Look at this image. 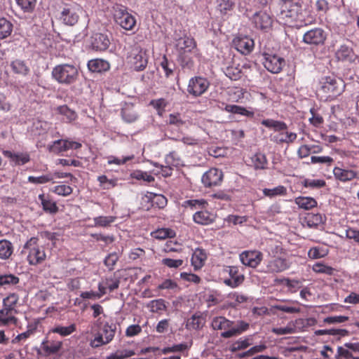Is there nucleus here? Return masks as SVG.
<instances>
[{
  "label": "nucleus",
  "instance_id": "obj_1",
  "mask_svg": "<svg viewBox=\"0 0 359 359\" xmlns=\"http://www.w3.org/2000/svg\"><path fill=\"white\" fill-rule=\"evenodd\" d=\"M51 75L53 79L60 84L72 85L79 79V67L73 64H60L53 68Z\"/></svg>",
  "mask_w": 359,
  "mask_h": 359
},
{
  "label": "nucleus",
  "instance_id": "obj_2",
  "mask_svg": "<svg viewBox=\"0 0 359 359\" xmlns=\"http://www.w3.org/2000/svg\"><path fill=\"white\" fill-rule=\"evenodd\" d=\"M279 20L290 27H299L306 24L303 9L299 4H292L283 9L278 15Z\"/></svg>",
  "mask_w": 359,
  "mask_h": 359
},
{
  "label": "nucleus",
  "instance_id": "obj_3",
  "mask_svg": "<svg viewBox=\"0 0 359 359\" xmlns=\"http://www.w3.org/2000/svg\"><path fill=\"white\" fill-rule=\"evenodd\" d=\"M97 323L100 325V329L89 343L90 346L93 348L109 344L114 338L116 331V326L114 324L106 322L102 325L100 318L97 319Z\"/></svg>",
  "mask_w": 359,
  "mask_h": 359
},
{
  "label": "nucleus",
  "instance_id": "obj_4",
  "mask_svg": "<svg viewBox=\"0 0 359 359\" xmlns=\"http://www.w3.org/2000/svg\"><path fill=\"white\" fill-rule=\"evenodd\" d=\"M27 259L30 265H36L42 263L46 258L44 248L38 244L36 238H31L24 246Z\"/></svg>",
  "mask_w": 359,
  "mask_h": 359
},
{
  "label": "nucleus",
  "instance_id": "obj_5",
  "mask_svg": "<svg viewBox=\"0 0 359 359\" xmlns=\"http://www.w3.org/2000/svg\"><path fill=\"white\" fill-rule=\"evenodd\" d=\"M344 81L334 76L322 78L319 91L324 93L326 98H332L340 95L344 89Z\"/></svg>",
  "mask_w": 359,
  "mask_h": 359
},
{
  "label": "nucleus",
  "instance_id": "obj_6",
  "mask_svg": "<svg viewBox=\"0 0 359 359\" xmlns=\"http://www.w3.org/2000/svg\"><path fill=\"white\" fill-rule=\"evenodd\" d=\"M113 16L115 22L125 30L131 31L136 25L135 18L122 5L113 7Z\"/></svg>",
  "mask_w": 359,
  "mask_h": 359
},
{
  "label": "nucleus",
  "instance_id": "obj_7",
  "mask_svg": "<svg viewBox=\"0 0 359 359\" xmlns=\"http://www.w3.org/2000/svg\"><path fill=\"white\" fill-rule=\"evenodd\" d=\"M273 256L271 259V271L280 272L288 269L290 265L288 252L281 245H276L273 250Z\"/></svg>",
  "mask_w": 359,
  "mask_h": 359
},
{
  "label": "nucleus",
  "instance_id": "obj_8",
  "mask_svg": "<svg viewBox=\"0 0 359 359\" xmlns=\"http://www.w3.org/2000/svg\"><path fill=\"white\" fill-rule=\"evenodd\" d=\"M271 128H273L274 133L273 139L278 143H290L297 138L296 133L288 132L284 122L271 120Z\"/></svg>",
  "mask_w": 359,
  "mask_h": 359
},
{
  "label": "nucleus",
  "instance_id": "obj_9",
  "mask_svg": "<svg viewBox=\"0 0 359 359\" xmlns=\"http://www.w3.org/2000/svg\"><path fill=\"white\" fill-rule=\"evenodd\" d=\"M327 39V33L320 27H316L306 32L302 38V41L310 46L323 45Z\"/></svg>",
  "mask_w": 359,
  "mask_h": 359
},
{
  "label": "nucleus",
  "instance_id": "obj_10",
  "mask_svg": "<svg viewBox=\"0 0 359 359\" xmlns=\"http://www.w3.org/2000/svg\"><path fill=\"white\" fill-rule=\"evenodd\" d=\"M130 62L135 71L144 70L148 63V55L146 51L140 47L133 48L130 56Z\"/></svg>",
  "mask_w": 359,
  "mask_h": 359
},
{
  "label": "nucleus",
  "instance_id": "obj_11",
  "mask_svg": "<svg viewBox=\"0 0 359 359\" xmlns=\"http://www.w3.org/2000/svg\"><path fill=\"white\" fill-rule=\"evenodd\" d=\"M210 86L209 81L203 77L196 76L189 80L187 91L194 96L203 94Z\"/></svg>",
  "mask_w": 359,
  "mask_h": 359
},
{
  "label": "nucleus",
  "instance_id": "obj_12",
  "mask_svg": "<svg viewBox=\"0 0 359 359\" xmlns=\"http://www.w3.org/2000/svg\"><path fill=\"white\" fill-rule=\"evenodd\" d=\"M232 44L238 52L243 55L251 53L255 46L253 39L245 35L236 36L232 41Z\"/></svg>",
  "mask_w": 359,
  "mask_h": 359
},
{
  "label": "nucleus",
  "instance_id": "obj_13",
  "mask_svg": "<svg viewBox=\"0 0 359 359\" xmlns=\"http://www.w3.org/2000/svg\"><path fill=\"white\" fill-rule=\"evenodd\" d=\"M81 13L82 8L77 4H73L63 9L61 19L66 25H74L78 22Z\"/></svg>",
  "mask_w": 359,
  "mask_h": 359
},
{
  "label": "nucleus",
  "instance_id": "obj_14",
  "mask_svg": "<svg viewBox=\"0 0 359 359\" xmlns=\"http://www.w3.org/2000/svg\"><path fill=\"white\" fill-rule=\"evenodd\" d=\"M223 173L217 168H210L202 176V183L205 187L218 186L222 181Z\"/></svg>",
  "mask_w": 359,
  "mask_h": 359
},
{
  "label": "nucleus",
  "instance_id": "obj_15",
  "mask_svg": "<svg viewBox=\"0 0 359 359\" xmlns=\"http://www.w3.org/2000/svg\"><path fill=\"white\" fill-rule=\"evenodd\" d=\"M239 257L243 264L250 267H256L262 260V254L257 250H246L243 252Z\"/></svg>",
  "mask_w": 359,
  "mask_h": 359
},
{
  "label": "nucleus",
  "instance_id": "obj_16",
  "mask_svg": "<svg viewBox=\"0 0 359 359\" xmlns=\"http://www.w3.org/2000/svg\"><path fill=\"white\" fill-rule=\"evenodd\" d=\"M228 273L230 278L224 280V283L226 285L231 288H235L241 285L244 281V276L239 273V269L237 266H229Z\"/></svg>",
  "mask_w": 359,
  "mask_h": 359
},
{
  "label": "nucleus",
  "instance_id": "obj_17",
  "mask_svg": "<svg viewBox=\"0 0 359 359\" xmlns=\"http://www.w3.org/2000/svg\"><path fill=\"white\" fill-rule=\"evenodd\" d=\"M335 57L337 60L348 62H355V60H359L353 49L346 44H341L337 48L335 52Z\"/></svg>",
  "mask_w": 359,
  "mask_h": 359
},
{
  "label": "nucleus",
  "instance_id": "obj_18",
  "mask_svg": "<svg viewBox=\"0 0 359 359\" xmlns=\"http://www.w3.org/2000/svg\"><path fill=\"white\" fill-rule=\"evenodd\" d=\"M111 42L107 34L95 33L91 36L90 44L93 50L98 51L106 50Z\"/></svg>",
  "mask_w": 359,
  "mask_h": 359
},
{
  "label": "nucleus",
  "instance_id": "obj_19",
  "mask_svg": "<svg viewBox=\"0 0 359 359\" xmlns=\"http://www.w3.org/2000/svg\"><path fill=\"white\" fill-rule=\"evenodd\" d=\"M196 43L193 38L184 36L176 39L175 48L180 56L187 53H190L195 48Z\"/></svg>",
  "mask_w": 359,
  "mask_h": 359
},
{
  "label": "nucleus",
  "instance_id": "obj_20",
  "mask_svg": "<svg viewBox=\"0 0 359 359\" xmlns=\"http://www.w3.org/2000/svg\"><path fill=\"white\" fill-rule=\"evenodd\" d=\"M333 175L336 180L342 182H346L355 178H359V173L353 170L344 169L335 167L333 169Z\"/></svg>",
  "mask_w": 359,
  "mask_h": 359
},
{
  "label": "nucleus",
  "instance_id": "obj_21",
  "mask_svg": "<svg viewBox=\"0 0 359 359\" xmlns=\"http://www.w3.org/2000/svg\"><path fill=\"white\" fill-rule=\"evenodd\" d=\"M62 341L59 340L44 339L41 345V349L46 355L58 353L62 348Z\"/></svg>",
  "mask_w": 359,
  "mask_h": 359
},
{
  "label": "nucleus",
  "instance_id": "obj_22",
  "mask_svg": "<svg viewBox=\"0 0 359 359\" xmlns=\"http://www.w3.org/2000/svg\"><path fill=\"white\" fill-rule=\"evenodd\" d=\"M119 280L114 276L105 278L98 284L100 294L97 295V297H101L102 295L105 294L107 289L110 292L117 289L119 286Z\"/></svg>",
  "mask_w": 359,
  "mask_h": 359
},
{
  "label": "nucleus",
  "instance_id": "obj_23",
  "mask_svg": "<svg viewBox=\"0 0 359 359\" xmlns=\"http://www.w3.org/2000/svg\"><path fill=\"white\" fill-rule=\"evenodd\" d=\"M58 144H62L63 148L62 149H77L81 147V144L75 142V141H70L68 140H58L55 142H53V144L49 146V151L53 153H60L61 152L60 149L56 148L57 145Z\"/></svg>",
  "mask_w": 359,
  "mask_h": 359
},
{
  "label": "nucleus",
  "instance_id": "obj_24",
  "mask_svg": "<svg viewBox=\"0 0 359 359\" xmlns=\"http://www.w3.org/2000/svg\"><path fill=\"white\" fill-rule=\"evenodd\" d=\"M3 153L15 165H24L30 160L29 155L27 153H13L8 150L4 151Z\"/></svg>",
  "mask_w": 359,
  "mask_h": 359
},
{
  "label": "nucleus",
  "instance_id": "obj_25",
  "mask_svg": "<svg viewBox=\"0 0 359 359\" xmlns=\"http://www.w3.org/2000/svg\"><path fill=\"white\" fill-rule=\"evenodd\" d=\"M15 316L16 315L11 311L2 307L1 309H0V327L16 325L18 318Z\"/></svg>",
  "mask_w": 359,
  "mask_h": 359
},
{
  "label": "nucleus",
  "instance_id": "obj_26",
  "mask_svg": "<svg viewBox=\"0 0 359 359\" xmlns=\"http://www.w3.org/2000/svg\"><path fill=\"white\" fill-rule=\"evenodd\" d=\"M233 325V322L226 319L223 316H217L213 318L211 326L215 330H224V332L227 330H231L232 329V325Z\"/></svg>",
  "mask_w": 359,
  "mask_h": 359
},
{
  "label": "nucleus",
  "instance_id": "obj_27",
  "mask_svg": "<svg viewBox=\"0 0 359 359\" xmlns=\"http://www.w3.org/2000/svg\"><path fill=\"white\" fill-rule=\"evenodd\" d=\"M206 259L205 252L201 248H196L192 254L191 265L195 270H198L204 265Z\"/></svg>",
  "mask_w": 359,
  "mask_h": 359
},
{
  "label": "nucleus",
  "instance_id": "obj_28",
  "mask_svg": "<svg viewBox=\"0 0 359 359\" xmlns=\"http://www.w3.org/2000/svg\"><path fill=\"white\" fill-rule=\"evenodd\" d=\"M194 221L201 225H208L215 220V215L207 210H198L193 215Z\"/></svg>",
  "mask_w": 359,
  "mask_h": 359
},
{
  "label": "nucleus",
  "instance_id": "obj_29",
  "mask_svg": "<svg viewBox=\"0 0 359 359\" xmlns=\"http://www.w3.org/2000/svg\"><path fill=\"white\" fill-rule=\"evenodd\" d=\"M88 68L93 72H102L109 70L110 65L107 60L97 58L88 61Z\"/></svg>",
  "mask_w": 359,
  "mask_h": 359
},
{
  "label": "nucleus",
  "instance_id": "obj_30",
  "mask_svg": "<svg viewBox=\"0 0 359 359\" xmlns=\"http://www.w3.org/2000/svg\"><path fill=\"white\" fill-rule=\"evenodd\" d=\"M253 21L256 27L267 32L269 27V15L266 12L260 11L253 17Z\"/></svg>",
  "mask_w": 359,
  "mask_h": 359
},
{
  "label": "nucleus",
  "instance_id": "obj_31",
  "mask_svg": "<svg viewBox=\"0 0 359 359\" xmlns=\"http://www.w3.org/2000/svg\"><path fill=\"white\" fill-rule=\"evenodd\" d=\"M121 115L123 119L128 123H133L138 118V113L135 110L134 105L130 103H126L122 109Z\"/></svg>",
  "mask_w": 359,
  "mask_h": 359
},
{
  "label": "nucleus",
  "instance_id": "obj_32",
  "mask_svg": "<svg viewBox=\"0 0 359 359\" xmlns=\"http://www.w3.org/2000/svg\"><path fill=\"white\" fill-rule=\"evenodd\" d=\"M39 199L42 205L43 210L50 214H55L58 211L56 203L43 194L39 195Z\"/></svg>",
  "mask_w": 359,
  "mask_h": 359
},
{
  "label": "nucleus",
  "instance_id": "obj_33",
  "mask_svg": "<svg viewBox=\"0 0 359 359\" xmlns=\"http://www.w3.org/2000/svg\"><path fill=\"white\" fill-rule=\"evenodd\" d=\"M249 327V324L244 321H239L236 325H232L231 330L222 332L221 336L224 338H230L237 336L245 331Z\"/></svg>",
  "mask_w": 359,
  "mask_h": 359
},
{
  "label": "nucleus",
  "instance_id": "obj_34",
  "mask_svg": "<svg viewBox=\"0 0 359 359\" xmlns=\"http://www.w3.org/2000/svg\"><path fill=\"white\" fill-rule=\"evenodd\" d=\"M18 300V294L11 293L3 299L2 307L16 315L18 313L17 304Z\"/></svg>",
  "mask_w": 359,
  "mask_h": 359
},
{
  "label": "nucleus",
  "instance_id": "obj_35",
  "mask_svg": "<svg viewBox=\"0 0 359 359\" xmlns=\"http://www.w3.org/2000/svg\"><path fill=\"white\" fill-rule=\"evenodd\" d=\"M192 346V341L175 344L172 346L165 347L162 349L163 354L170 353H184L187 351Z\"/></svg>",
  "mask_w": 359,
  "mask_h": 359
},
{
  "label": "nucleus",
  "instance_id": "obj_36",
  "mask_svg": "<svg viewBox=\"0 0 359 359\" xmlns=\"http://www.w3.org/2000/svg\"><path fill=\"white\" fill-rule=\"evenodd\" d=\"M205 324V319L200 313L194 314L187 322V328L189 330H200Z\"/></svg>",
  "mask_w": 359,
  "mask_h": 359
},
{
  "label": "nucleus",
  "instance_id": "obj_37",
  "mask_svg": "<svg viewBox=\"0 0 359 359\" xmlns=\"http://www.w3.org/2000/svg\"><path fill=\"white\" fill-rule=\"evenodd\" d=\"M76 330V326L74 323H72L68 326L55 325L50 329V332L58 334L60 336L65 337L71 335Z\"/></svg>",
  "mask_w": 359,
  "mask_h": 359
},
{
  "label": "nucleus",
  "instance_id": "obj_38",
  "mask_svg": "<svg viewBox=\"0 0 359 359\" xmlns=\"http://www.w3.org/2000/svg\"><path fill=\"white\" fill-rule=\"evenodd\" d=\"M280 311L287 313H299L300 309L295 306H292L285 303H271V313H276V311Z\"/></svg>",
  "mask_w": 359,
  "mask_h": 359
},
{
  "label": "nucleus",
  "instance_id": "obj_39",
  "mask_svg": "<svg viewBox=\"0 0 359 359\" xmlns=\"http://www.w3.org/2000/svg\"><path fill=\"white\" fill-rule=\"evenodd\" d=\"M295 203L299 208L310 210L317 205L315 198L309 196H299L294 200Z\"/></svg>",
  "mask_w": 359,
  "mask_h": 359
},
{
  "label": "nucleus",
  "instance_id": "obj_40",
  "mask_svg": "<svg viewBox=\"0 0 359 359\" xmlns=\"http://www.w3.org/2000/svg\"><path fill=\"white\" fill-rule=\"evenodd\" d=\"M57 112L62 116V119L66 122H71L74 121L76 117V113L69 108L67 105L59 106L56 108Z\"/></svg>",
  "mask_w": 359,
  "mask_h": 359
},
{
  "label": "nucleus",
  "instance_id": "obj_41",
  "mask_svg": "<svg viewBox=\"0 0 359 359\" xmlns=\"http://www.w3.org/2000/svg\"><path fill=\"white\" fill-rule=\"evenodd\" d=\"M145 197L151 201L152 206L158 208H163L167 205V198L161 194L149 193Z\"/></svg>",
  "mask_w": 359,
  "mask_h": 359
},
{
  "label": "nucleus",
  "instance_id": "obj_42",
  "mask_svg": "<svg viewBox=\"0 0 359 359\" xmlns=\"http://www.w3.org/2000/svg\"><path fill=\"white\" fill-rule=\"evenodd\" d=\"M13 252V244L7 240L0 241V259H8Z\"/></svg>",
  "mask_w": 359,
  "mask_h": 359
},
{
  "label": "nucleus",
  "instance_id": "obj_43",
  "mask_svg": "<svg viewBox=\"0 0 359 359\" xmlns=\"http://www.w3.org/2000/svg\"><path fill=\"white\" fill-rule=\"evenodd\" d=\"M13 25L7 19L0 18V39H4L8 37L13 32Z\"/></svg>",
  "mask_w": 359,
  "mask_h": 359
},
{
  "label": "nucleus",
  "instance_id": "obj_44",
  "mask_svg": "<svg viewBox=\"0 0 359 359\" xmlns=\"http://www.w3.org/2000/svg\"><path fill=\"white\" fill-rule=\"evenodd\" d=\"M116 217L114 216H98L93 218L94 227H108L115 222Z\"/></svg>",
  "mask_w": 359,
  "mask_h": 359
},
{
  "label": "nucleus",
  "instance_id": "obj_45",
  "mask_svg": "<svg viewBox=\"0 0 359 359\" xmlns=\"http://www.w3.org/2000/svg\"><path fill=\"white\" fill-rule=\"evenodd\" d=\"M328 254L327 248L316 246L309 249L308 251V257L311 259H318L323 258Z\"/></svg>",
  "mask_w": 359,
  "mask_h": 359
},
{
  "label": "nucleus",
  "instance_id": "obj_46",
  "mask_svg": "<svg viewBox=\"0 0 359 359\" xmlns=\"http://www.w3.org/2000/svg\"><path fill=\"white\" fill-rule=\"evenodd\" d=\"M285 65V61L283 57L277 55L271 56V73H279Z\"/></svg>",
  "mask_w": 359,
  "mask_h": 359
},
{
  "label": "nucleus",
  "instance_id": "obj_47",
  "mask_svg": "<svg viewBox=\"0 0 359 359\" xmlns=\"http://www.w3.org/2000/svg\"><path fill=\"white\" fill-rule=\"evenodd\" d=\"M147 307L152 313H161L166 309L165 302L163 299H158L150 301Z\"/></svg>",
  "mask_w": 359,
  "mask_h": 359
},
{
  "label": "nucleus",
  "instance_id": "obj_48",
  "mask_svg": "<svg viewBox=\"0 0 359 359\" xmlns=\"http://www.w3.org/2000/svg\"><path fill=\"white\" fill-rule=\"evenodd\" d=\"M19 283V278L11 273L0 275V287L15 285Z\"/></svg>",
  "mask_w": 359,
  "mask_h": 359
},
{
  "label": "nucleus",
  "instance_id": "obj_49",
  "mask_svg": "<svg viewBox=\"0 0 359 359\" xmlns=\"http://www.w3.org/2000/svg\"><path fill=\"white\" fill-rule=\"evenodd\" d=\"M225 110L227 112L242 114L247 116H252L254 114L252 111H250L241 106L234 104L226 105L225 107Z\"/></svg>",
  "mask_w": 359,
  "mask_h": 359
},
{
  "label": "nucleus",
  "instance_id": "obj_50",
  "mask_svg": "<svg viewBox=\"0 0 359 359\" xmlns=\"http://www.w3.org/2000/svg\"><path fill=\"white\" fill-rule=\"evenodd\" d=\"M20 8L26 13L32 12L36 5V0H15Z\"/></svg>",
  "mask_w": 359,
  "mask_h": 359
},
{
  "label": "nucleus",
  "instance_id": "obj_51",
  "mask_svg": "<svg viewBox=\"0 0 359 359\" xmlns=\"http://www.w3.org/2000/svg\"><path fill=\"white\" fill-rule=\"evenodd\" d=\"M305 222L309 227H316L323 223V217L320 214H309L305 218Z\"/></svg>",
  "mask_w": 359,
  "mask_h": 359
},
{
  "label": "nucleus",
  "instance_id": "obj_52",
  "mask_svg": "<svg viewBox=\"0 0 359 359\" xmlns=\"http://www.w3.org/2000/svg\"><path fill=\"white\" fill-rule=\"evenodd\" d=\"M165 163L172 167H178L183 164L181 158L175 151H172L165 156Z\"/></svg>",
  "mask_w": 359,
  "mask_h": 359
},
{
  "label": "nucleus",
  "instance_id": "obj_53",
  "mask_svg": "<svg viewBox=\"0 0 359 359\" xmlns=\"http://www.w3.org/2000/svg\"><path fill=\"white\" fill-rule=\"evenodd\" d=\"M13 70L17 73L22 75H26L29 72V68L25 63L20 60H16L11 63Z\"/></svg>",
  "mask_w": 359,
  "mask_h": 359
},
{
  "label": "nucleus",
  "instance_id": "obj_54",
  "mask_svg": "<svg viewBox=\"0 0 359 359\" xmlns=\"http://www.w3.org/2000/svg\"><path fill=\"white\" fill-rule=\"evenodd\" d=\"M252 162L255 168L263 169L267 163V160L264 154L258 153L253 156L252 158Z\"/></svg>",
  "mask_w": 359,
  "mask_h": 359
},
{
  "label": "nucleus",
  "instance_id": "obj_55",
  "mask_svg": "<svg viewBox=\"0 0 359 359\" xmlns=\"http://www.w3.org/2000/svg\"><path fill=\"white\" fill-rule=\"evenodd\" d=\"M28 182L32 184H41L53 182V177L50 173L43 175L38 177L29 176L28 177Z\"/></svg>",
  "mask_w": 359,
  "mask_h": 359
},
{
  "label": "nucleus",
  "instance_id": "obj_56",
  "mask_svg": "<svg viewBox=\"0 0 359 359\" xmlns=\"http://www.w3.org/2000/svg\"><path fill=\"white\" fill-rule=\"evenodd\" d=\"M154 238L159 240L165 239L166 238H172L175 233L170 229H160L151 233Z\"/></svg>",
  "mask_w": 359,
  "mask_h": 359
},
{
  "label": "nucleus",
  "instance_id": "obj_57",
  "mask_svg": "<svg viewBox=\"0 0 359 359\" xmlns=\"http://www.w3.org/2000/svg\"><path fill=\"white\" fill-rule=\"evenodd\" d=\"M182 250V245L172 241H167L163 248V251L167 253L180 252Z\"/></svg>",
  "mask_w": 359,
  "mask_h": 359
},
{
  "label": "nucleus",
  "instance_id": "obj_58",
  "mask_svg": "<svg viewBox=\"0 0 359 359\" xmlns=\"http://www.w3.org/2000/svg\"><path fill=\"white\" fill-rule=\"evenodd\" d=\"M302 184L305 187L312 189L321 188L325 186V182L320 179H305L302 182Z\"/></svg>",
  "mask_w": 359,
  "mask_h": 359
},
{
  "label": "nucleus",
  "instance_id": "obj_59",
  "mask_svg": "<svg viewBox=\"0 0 359 359\" xmlns=\"http://www.w3.org/2000/svg\"><path fill=\"white\" fill-rule=\"evenodd\" d=\"M312 269L316 273H325L327 275H332L334 272V269L332 267L327 266L320 262L313 264Z\"/></svg>",
  "mask_w": 359,
  "mask_h": 359
},
{
  "label": "nucleus",
  "instance_id": "obj_60",
  "mask_svg": "<svg viewBox=\"0 0 359 359\" xmlns=\"http://www.w3.org/2000/svg\"><path fill=\"white\" fill-rule=\"evenodd\" d=\"M132 177L137 180H144L147 182H152L154 181V177L149 174L147 172L142 170H136L132 173Z\"/></svg>",
  "mask_w": 359,
  "mask_h": 359
},
{
  "label": "nucleus",
  "instance_id": "obj_61",
  "mask_svg": "<svg viewBox=\"0 0 359 359\" xmlns=\"http://www.w3.org/2000/svg\"><path fill=\"white\" fill-rule=\"evenodd\" d=\"M52 191L59 196H67L72 193V188L68 185L61 184L54 187Z\"/></svg>",
  "mask_w": 359,
  "mask_h": 359
},
{
  "label": "nucleus",
  "instance_id": "obj_62",
  "mask_svg": "<svg viewBox=\"0 0 359 359\" xmlns=\"http://www.w3.org/2000/svg\"><path fill=\"white\" fill-rule=\"evenodd\" d=\"M167 104H168V102L164 98L152 100L150 102V105H151L154 108H155L158 111V113L159 115L162 114V112L164 111Z\"/></svg>",
  "mask_w": 359,
  "mask_h": 359
},
{
  "label": "nucleus",
  "instance_id": "obj_63",
  "mask_svg": "<svg viewBox=\"0 0 359 359\" xmlns=\"http://www.w3.org/2000/svg\"><path fill=\"white\" fill-rule=\"evenodd\" d=\"M184 261L181 259H174L170 258H164L162 259V264L170 269H177L183 264Z\"/></svg>",
  "mask_w": 359,
  "mask_h": 359
},
{
  "label": "nucleus",
  "instance_id": "obj_64",
  "mask_svg": "<svg viewBox=\"0 0 359 359\" xmlns=\"http://www.w3.org/2000/svg\"><path fill=\"white\" fill-rule=\"evenodd\" d=\"M135 158L133 154L123 157L122 159L115 156H109L107 163L109 165L116 164L118 165H123L128 161L133 160Z\"/></svg>",
  "mask_w": 359,
  "mask_h": 359
}]
</instances>
